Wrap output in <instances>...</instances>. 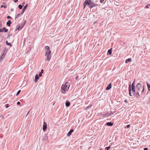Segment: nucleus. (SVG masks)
I'll list each match as a JSON object with an SVG mask.
<instances>
[{
    "label": "nucleus",
    "instance_id": "3",
    "mask_svg": "<svg viewBox=\"0 0 150 150\" xmlns=\"http://www.w3.org/2000/svg\"><path fill=\"white\" fill-rule=\"evenodd\" d=\"M98 5V4H95L92 1H90L88 3V6L90 9H91L93 7H96Z\"/></svg>",
    "mask_w": 150,
    "mask_h": 150
},
{
    "label": "nucleus",
    "instance_id": "53",
    "mask_svg": "<svg viewBox=\"0 0 150 150\" xmlns=\"http://www.w3.org/2000/svg\"><path fill=\"white\" fill-rule=\"evenodd\" d=\"M3 119L4 118V117L3 115H1L0 116Z\"/></svg>",
    "mask_w": 150,
    "mask_h": 150
},
{
    "label": "nucleus",
    "instance_id": "16",
    "mask_svg": "<svg viewBox=\"0 0 150 150\" xmlns=\"http://www.w3.org/2000/svg\"><path fill=\"white\" fill-rule=\"evenodd\" d=\"M11 24V22L10 20H8V21L6 23V25L8 27L10 26V25Z\"/></svg>",
    "mask_w": 150,
    "mask_h": 150
},
{
    "label": "nucleus",
    "instance_id": "10",
    "mask_svg": "<svg viewBox=\"0 0 150 150\" xmlns=\"http://www.w3.org/2000/svg\"><path fill=\"white\" fill-rule=\"evenodd\" d=\"M111 87L112 83H110L109 85L107 86L106 89V90H108L111 88Z\"/></svg>",
    "mask_w": 150,
    "mask_h": 150
},
{
    "label": "nucleus",
    "instance_id": "21",
    "mask_svg": "<svg viewBox=\"0 0 150 150\" xmlns=\"http://www.w3.org/2000/svg\"><path fill=\"white\" fill-rule=\"evenodd\" d=\"M132 61V59L131 58H129L128 59H127L125 62V63H127L129 62H131Z\"/></svg>",
    "mask_w": 150,
    "mask_h": 150
},
{
    "label": "nucleus",
    "instance_id": "30",
    "mask_svg": "<svg viewBox=\"0 0 150 150\" xmlns=\"http://www.w3.org/2000/svg\"><path fill=\"white\" fill-rule=\"evenodd\" d=\"M21 16V14H20V13H18V14H17L16 16L15 19H16L19 16Z\"/></svg>",
    "mask_w": 150,
    "mask_h": 150
},
{
    "label": "nucleus",
    "instance_id": "14",
    "mask_svg": "<svg viewBox=\"0 0 150 150\" xmlns=\"http://www.w3.org/2000/svg\"><path fill=\"white\" fill-rule=\"evenodd\" d=\"M112 48H111L109 50H108V53H107L108 54H109V55H110L112 54Z\"/></svg>",
    "mask_w": 150,
    "mask_h": 150
},
{
    "label": "nucleus",
    "instance_id": "55",
    "mask_svg": "<svg viewBox=\"0 0 150 150\" xmlns=\"http://www.w3.org/2000/svg\"><path fill=\"white\" fill-rule=\"evenodd\" d=\"M1 25H2V23L1 22H0V28H1Z\"/></svg>",
    "mask_w": 150,
    "mask_h": 150
},
{
    "label": "nucleus",
    "instance_id": "38",
    "mask_svg": "<svg viewBox=\"0 0 150 150\" xmlns=\"http://www.w3.org/2000/svg\"><path fill=\"white\" fill-rule=\"evenodd\" d=\"M42 73H41L40 72L39 74V76L40 77H41L42 76Z\"/></svg>",
    "mask_w": 150,
    "mask_h": 150
},
{
    "label": "nucleus",
    "instance_id": "36",
    "mask_svg": "<svg viewBox=\"0 0 150 150\" xmlns=\"http://www.w3.org/2000/svg\"><path fill=\"white\" fill-rule=\"evenodd\" d=\"M150 6V4H148L146 5V8H148L149 6Z\"/></svg>",
    "mask_w": 150,
    "mask_h": 150
},
{
    "label": "nucleus",
    "instance_id": "33",
    "mask_svg": "<svg viewBox=\"0 0 150 150\" xmlns=\"http://www.w3.org/2000/svg\"><path fill=\"white\" fill-rule=\"evenodd\" d=\"M7 7V5H2L1 6V8H2L4 7V8H6Z\"/></svg>",
    "mask_w": 150,
    "mask_h": 150
},
{
    "label": "nucleus",
    "instance_id": "58",
    "mask_svg": "<svg viewBox=\"0 0 150 150\" xmlns=\"http://www.w3.org/2000/svg\"><path fill=\"white\" fill-rule=\"evenodd\" d=\"M25 4V3L24 2V3H23V4H22V6H23L24 5V4Z\"/></svg>",
    "mask_w": 150,
    "mask_h": 150
},
{
    "label": "nucleus",
    "instance_id": "44",
    "mask_svg": "<svg viewBox=\"0 0 150 150\" xmlns=\"http://www.w3.org/2000/svg\"><path fill=\"white\" fill-rule=\"evenodd\" d=\"M79 78V76H78L76 75L75 77V79L76 80H77Z\"/></svg>",
    "mask_w": 150,
    "mask_h": 150
},
{
    "label": "nucleus",
    "instance_id": "52",
    "mask_svg": "<svg viewBox=\"0 0 150 150\" xmlns=\"http://www.w3.org/2000/svg\"><path fill=\"white\" fill-rule=\"evenodd\" d=\"M14 1L16 3L18 1V0H14Z\"/></svg>",
    "mask_w": 150,
    "mask_h": 150
},
{
    "label": "nucleus",
    "instance_id": "29",
    "mask_svg": "<svg viewBox=\"0 0 150 150\" xmlns=\"http://www.w3.org/2000/svg\"><path fill=\"white\" fill-rule=\"evenodd\" d=\"M23 6L21 5H19L18 6V7L20 9H21L23 7Z\"/></svg>",
    "mask_w": 150,
    "mask_h": 150
},
{
    "label": "nucleus",
    "instance_id": "32",
    "mask_svg": "<svg viewBox=\"0 0 150 150\" xmlns=\"http://www.w3.org/2000/svg\"><path fill=\"white\" fill-rule=\"evenodd\" d=\"M21 91V90H19L17 92V93L16 94V96H17L19 94V93H20Z\"/></svg>",
    "mask_w": 150,
    "mask_h": 150
},
{
    "label": "nucleus",
    "instance_id": "28",
    "mask_svg": "<svg viewBox=\"0 0 150 150\" xmlns=\"http://www.w3.org/2000/svg\"><path fill=\"white\" fill-rule=\"evenodd\" d=\"M144 86H143L142 90L141 91L142 94H144Z\"/></svg>",
    "mask_w": 150,
    "mask_h": 150
},
{
    "label": "nucleus",
    "instance_id": "42",
    "mask_svg": "<svg viewBox=\"0 0 150 150\" xmlns=\"http://www.w3.org/2000/svg\"><path fill=\"white\" fill-rule=\"evenodd\" d=\"M7 18L8 19H11V17L10 16H8L7 17Z\"/></svg>",
    "mask_w": 150,
    "mask_h": 150
},
{
    "label": "nucleus",
    "instance_id": "59",
    "mask_svg": "<svg viewBox=\"0 0 150 150\" xmlns=\"http://www.w3.org/2000/svg\"><path fill=\"white\" fill-rule=\"evenodd\" d=\"M3 4H5V3H3Z\"/></svg>",
    "mask_w": 150,
    "mask_h": 150
},
{
    "label": "nucleus",
    "instance_id": "4",
    "mask_svg": "<svg viewBox=\"0 0 150 150\" xmlns=\"http://www.w3.org/2000/svg\"><path fill=\"white\" fill-rule=\"evenodd\" d=\"M136 89L137 90L138 92L141 91L142 88V86L140 83H138L137 84L136 86Z\"/></svg>",
    "mask_w": 150,
    "mask_h": 150
},
{
    "label": "nucleus",
    "instance_id": "20",
    "mask_svg": "<svg viewBox=\"0 0 150 150\" xmlns=\"http://www.w3.org/2000/svg\"><path fill=\"white\" fill-rule=\"evenodd\" d=\"M135 79H134L133 82L132 83V85H131V88H135V86L134 85V83L135 82Z\"/></svg>",
    "mask_w": 150,
    "mask_h": 150
},
{
    "label": "nucleus",
    "instance_id": "24",
    "mask_svg": "<svg viewBox=\"0 0 150 150\" xmlns=\"http://www.w3.org/2000/svg\"><path fill=\"white\" fill-rule=\"evenodd\" d=\"M146 85L148 90L150 91V84L148 82H146Z\"/></svg>",
    "mask_w": 150,
    "mask_h": 150
},
{
    "label": "nucleus",
    "instance_id": "1",
    "mask_svg": "<svg viewBox=\"0 0 150 150\" xmlns=\"http://www.w3.org/2000/svg\"><path fill=\"white\" fill-rule=\"evenodd\" d=\"M70 86V83L68 82H66L64 85H62L61 87V93L63 94H65V90H67L69 89Z\"/></svg>",
    "mask_w": 150,
    "mask_h": 150
},
{
    "label": "nucleus",
    "instance_id": "5",
    "mask_svg": "<svg viewBox=\"0 0 150 150\" xmlns=\"http://www.w3.org/2000/svg\"><path fill=\"white\" fill-rule=\"evenodd\" d=\"M47 128V124L45 122H43V126L42 127L43 130L45 131Z\"/></svg>",
    "mask_w": 150,
    "mask_h": 150
},
{
    "label": "nucleus",
    "instance_id": "13",
    "mask_svg": "<svg viewBox=\"0 0 150 150\" xmlns=\"http://www.w3.org/2000/svg\"><path fill=\"white\" fill-rule=\"evenodd\" d=\"M51 53H49L47 55V61H49L50 60V59L51 58Z\"/></svg>",
    "mask_w": 150,
    "mask_h": 150
},
{
    "label": "nucleus",
    "instance_id": "46",
    "mask_svg": "<svg viewBox=\"0 0 150 150\" xmlns=\"http://www.w3.org/2000/svg\"><path fill=\"white\" fill-rule=\"evenodd\" d=\"M47 55H48V53L47 52H46L45 54V56H47Z\"/></svg>",
    "mask_w": 150,
    "mask_h": 150
},
{
    "label": "nucleus",
    "instance_id": "8",
    "mask_svg": "<svg viewBox=\"0 0 150 150\" xmlns=\"http://www.w3.org/2000/svg\"><path fill=\"white\" fill-rule=\"evenodd\" d=\"M39 78V77L38 75V74H36L35 76V78L34 79V82L35 83L37 82Z\"/></svg>",
    "mask_w": 150,
    "mask_h": 150
},
{
    "label": "nucleus",
    "instance_id": "54",
    "mask_svg": "<svg viewBox=\"0 0 150 150\" xmlns=\"http://www.w3.org/2000/svg\"><path fill=\"white\" fill-rule=\"evenodd\" d=\"M13 11V8H11V11Z\"/></svg>",
    "mask_w": 150,
    "mask_h": 150
},
{
    "label": "nucleus",
    "instance_id": "25",
    "mask_svg": "<svg viewBox=\"0 0 150 150\" xmlns=\"http://www.w3.org/2000/svg\"><path fill=\"white\" fill-rule=\"evenodd\" d=\"M5 56V55H4V54H3L2 52L1 54L0 58L3 59L4 58Z\"/></svg>",
    "mask_w": 150,
    "mask_h": 150
},
{
    "label": "nucleus",
    "instance_id": "47",
    "mask_svg": "<svg viewBox=\"0 0 150 150\" xmlns=\"http://www.w3.org/2000/svg\"><path fill=\"white\" fill-rule=\"evenodd\" d=\"M104 1V0H100V2L101 3H103V1Z\"/></svg>",
    "mask_w": 150,
    "mask_h": 150
},
{
    "label": "nucleus",
    "instance_id": "6",
    "mask_svg": "<svg viewBox=\"0 0 150 150\" xmlns=\"http://www.w3.org/2000/svg\"><path fill=\"white\" fill-rule=\"evenodd\" d=\"M45 49L46 51V52H47L48 54L49 53H51V51L50 50V47L48 46H46L45 47Z\"/></svg>",
    "mask_w": 150,
    "mask_h": 150
},
{
    "label": "nucleus",
    "instance_id": "31",
    "mask_svg": "<svg viewBox=\"0 0 150 150\" xmlns=\"http://www.w3.org/2000/svg\"><path fill=\"white\" fill-rule=\"evenodd\" d=\"M115 111L112 112L111 111L110 112L109 114V116H110L111 115L113 114L114 113H115Z\"/></svg>",
    "mask_w": 150,
    "mask_h": 150
},
{
    "label": "nucleus",
    "instance_id": "17",
    "mask_svg": "<svg viewBox=\"0 0 150 150\" xmlns=\"http://www.w3.org/2000/svg\"><path fill=\"white\" fill-rule=\"evenodd\" d=\"M26 21L25 20V21L23 20L22 21V23L21 24V26L22 27V28L24 27V25H25V24L26 23Z\"/></svg>",
    "mask_w": 150,
    "mask_h": 150
},
{
    "label": "nucleus",
    "instance_id": "50",
    "mask_svg": "<svg viewBox=\"0 0 150 150\" xmlns=\"http://www.w3.org/2000/svg\"><path fill=\"white\" fill-rule=\"evenodd\" d=\"M2 32H3V30H2L1 29H0V33Z\"/></svg>",
    "mask_w": 150,
    "mask_h": 150
},
{
    "label": "nucleus",
    "instance_id": "18",
    "mask_svg": "<svg viewBox=\"0 0 150 150\" xmlns=\"http://www.w3.org/2000/svg\"><path fill=\"white\" fill-rule=\"evenodd\" d=\"M70 105V102H69L68 101H66V103H65V105L67 107H69Z\"/></svg>",
    "mask_w": 150,
    "mask_h": 150
},
{
    "label": "nucleus",
    "instance_id": "26",
    "mask_svg": "<svg viewBox=\"0 0 150 150\" xmlns=\"http://www.w3.org/2000/svg\"><path fill=\"white\" fill-rule=\"evenodd\" d=\"M48 137L46 135H45L43 137V139L45 140H46L47 139Z\"/></svg>",
    "mask_w": 150,
    "mask_h": 150
},
{
    "label": "nucleus",
    "instance_id": "15",
    "mask_svg": "<svg viewBox=\"0 0 150 150\" xmlns=\"http://www.w3.org/2000/svg\"><path fill=\"white\" fill-rule=\"evenodd\" d=\"M113 125V123L111 122H108L106 124V125L108 126H112Z\"/></svg>",
    "mask_w": 150,
    "mask_h": 150
},
{
    "label": "nucleus",
    "instance_id": "40",
    "mask_svg": "<svg viewBox=\"0 0 150 150\" xmlns=\"http://www.w3.org/2000/svg\"><path fill=\"white\" fill-rule=\"evenodd\" d=\"M130 127V125H127L126 127H125V128H129Z\"/></svg>",
    "mask_w": 150,
    "mask_h": 150
},
{
    "label": "nucleus",
    "instance_id": "27",
    "mask_svg": "<svg viewBox=\"0 0 150 150\" xmlns=\"http://www.w3.org/2000/svg\"><path fill=\"white\" fill-rule=\"evenodd\" d=\"M6 43L7 45H9L10 46H12V45L11 44V43H8L7 41H6Z\"/></svg>",
    "mask_w": 150,
    "mask_h": 150
},
{
    "label": "nucleus",
    "instance_id": "9",
    "mask_svg": "<svg viewBox=\"0 0 150 150\" xmlns=\"http://www.w3.org/2000/svg\"><path fill=\"white\" fill-rule=\"evenodd\" d=\"M100 115L102 116L103 117H107L108 116H109L108 113L107 112L106 114H103V113H101L100 114Z\"/></svg>",
    "mask_w": 150,
    "mask_h": 150
},
{
    "label": "nucleus",
    "instance_id": "23",
    "mask_svg": "<svg viewBox=\"0 0 150 150\" xmlns=\"http://www.w3.org/2000/svg\"><path fill=\"white\" fill-rule=\"evenodd\" d=\"M2 30H3V31H4L6 33L8 31V29L6 28L5 27H4L2 29Z\"/></svg>",
    "mask_w": 150,
    "mask_h": 150
},
{
    "label": "nucleus",
    "instance_id": "43",
    "mask_svg": "<svg viewBox=\"0 0 150 150\" xmlns=\"http://www.w3.org/2000/svg\"><path fill=\"white\" fill-rule=\"evenodd\" d=\"M3 53V54H4V55H5L6 54V51L5 50H4L3 51V52H2Z\"/></svg>",
    "mask_w": 150,
    "mask_h": 150
},
{
    "label": "nucleus",
    "instance_id": "19",
    "mask_svg": "<svg viewBox=\"0 0 150 150\" xmlns=\"http://www.w3.org/2000/svg\"><path fill=\"white\" fill-rule=\"evenodd\" d=\"M83 9H84L86 5L88 6V3L84 1L83 3Z\"/></svg>",
    "mask_w": 150,
    "mask_h": 150
},
{
    "label": "nucleus",
    "instance_id": "37",
    "mask_svg": "<svg viewBox=\"0 0 150 150\" xmlns=\"http://www.w3.org/2000/svg\"><path fill=\"white\" fill-rule=\"evenodd\" d=\"M21 104V103L19 101H18L17 102V104L18 105H20V106H21V105H20Z\"/></svg>",
    "mask_w": 150,
    "mask_h": 150
},
{
    "label": "nucleus",
    "instance_id": "51",
    "mask_svg": "<svg viewBox=\"0 0 150 150\" xmlns=\"http://www.w3.org/2000/svg\"><path fill=\"white\" fill-rule=\"evenodd\" d=\"M144 150H148V149L147 148H144Z\"/></svg>",
    "mask_w": 150,
    "mask_h": 150
},
{
    "label": "nucleus",
    "instance_id": "39",
    "mask_svg": "<svg viewBox=\"0 0 150 150\" xmlns=\"http://www.w3.org/2000/svg\"><path fill=\"white\" fill-rule=\"evenodd\" d=\"M85 1L88 3L89 2H90V1H92L91 0H86Z\"/></svg>",
    "mask_w": 150,
    "mask_h": 150
},
{
    "label": "nucleus",
    "instance_id": "57",
    "mask_svg": "<svg viewBox=\"0 0 150 150\" xmlns=\"http://www.w3.org/2000/svg\"><path fill=\"white\" fill-rule=\"evenodd\" d=\"M2 35V33H0V36H1Z\"/></svg>",
    "mask_w": 150,
    "mask_h": 150
},
{
    "label": "nucleus",
    "instance_id": "34",
    "mask_svg": "<svg viewBox=\"0 0 150 150\" xmlns=\"http://www.w3.org/2000/svg\"><path fill=\"white\" fill-rule=\"evenodd\" d=\"M91 107H92V105H90L87 106L86 108V109L90 108H91Z\"/></svg>",
    "mask_w": 150,
    "mask_h": 150
},
{
    "label": "nucleus",
    "instance_id": "48",
    "mask_svg": "<svg viewBox=\"0 0 150 150\" xmlns=\"http://www.w3.org/2000/svg\"><path fill=\"white\" fill-rule=\"evenodd\" d=\"M3 60V59L1 58H0V62H2V61Z\"/></svg>",
    "mask_w": 150,
    "mask_h": 150
},
{
    "label": "nucleus",
    "instance_id": "45",
    "mask_svg": "<svg viewBox=\"0 0 150 150\" xmlns=\"http://www.w3.org/2000/svg\"><path fill=\"white\" fill-rule=\"evenodd\" d=\"M40 72L41 73L43 74V72H44V70L43 69H42L41 71Z\"/></svg>",
    "mask_w": 150,
    "mask_h": 150
},
{
    "label": "nucleus",
    "instance_id": "2",
    "mask_svg": "<svg viewBox=\"0 0 150 150\" xmlns=\"http://www.w3.org/2000/svg\"><path fill=\"white\" fill-rule=\"evenodd\" d=\"M131 82L129 86V94L131 96H135V88H132L131 87Z\"/></svg>",
    "mask_w": 150,
    "mask_h": 150
},
{
    "label": "nucleus",
    "instance_id": "12",
    "mask_svg": "<svg viewBox=\"0 0 150 150\" xmlns=\"http://www.w3.org/2000/svg\"><path fill=\"white\" fill-rule=\"evenodd\" d=\"M73 131L74 130L73 129H71L67 134V136L68 137L70 136Z\"/></svg>",
    "mask_w": 150,
    "mask_h": 150
},
{
    "label": "nucleus",
    "instance_id": "11",
    "mask_svg": "<svg viewBox=\"0 0 150 150\" xmlns=\"http://www.w3.org/2000/svg\"><path fill=\"white\" fill-rule=\"evenodd\" d=\"M22 28L21 25H18L16 28V29H15V31H16L17 30L20 31Z\"/></svg>",
    "mask_w": 150,
    "mask_h": 150
},
{
    "label": "nucleus",
    "instance_id": "41",
    "mask_svg": "<svg viewBox=\"0 0 150 150\" xmlns=\"http://www.w3.org/2000/svg\"><path fill=\"white\" fill-rule=\"evenodd\" d=\"M8 107H9V105H8V104H6V108H8Z\"/></svg>",
    "mask_w": 150,
    "mask_h": 150
},
{
    "label": "nucleus",
    "instance_id": "7",
    "mask_svg": "<svg viewBox=\"0 0 150 150\" xmlns=\"http://www.w3.org/2000/svg\"><path fill=\"white\" fill-rule=\"evenodd\" d=\"M28 6L27 4H26L25 6H24L23 8V9L21 13V15H22L24 13L25 11L26 10V9L27 8V7Z\"/></svg>",
    "mask_w": 150,
    "mask_h": 150
},
{
    "label": "nucleus",
    "instance_id": "22",
    "mask_svg": "<svg viewBox=\"0 0 150 150\" xmlns=\"http://www.w3.org/2000/svg\"><path fill=\"white\" fill-rule=\"evenodd\" d=\"M139 92H138V91H137L136 93H135V95L136 96V97L137 98H138L139 97H140V95H139Z\"/></svg>",
    "mask_w": 150,
    "mask_h": 150
},
{
    "label": "nucleus",
    "instance_id": "49",
    "mask_svg": "<svg viewBox=\"0 0 150 150\" xmlns=\"http://www.w3.org/2000/svg\"><path fill=\"white\" fill-rule=\"evenodd\" d=\"M124 102L126 103H127V102H128V101H127V100H125L124 101Z\"/></svg>",
    "mask_w": 150,
    "mask_h": 150
},
{
    "label": "nucleus",
    "instance_id": "35",
    "mask_svg": "<svg viewBox=\"0 0 150 150\" xmlns=\"http://www.w3.org/2000/svg\"><path fill=\"white\" fill-rule=\"evenodd\" d=\"M110 146L107 147L105 148V149H106V150H108L110 149Z\"/></svg>",
    "mask_w": 150,
    "mask_h": 150
},
{
    "label": "nucleus",
    "instance_id": "56",
    "mask_svg": "<svg viewBox=\"0 0 150 150\" xmlns=\"http://www.w3.org/2000/svg\"><path fill=\"white\" fill-rule=\"evenodd\" d=\"M29 112H30V111H29L28 112V113H27V115H26V116H27L29 114Z\"/></svg>",
    "mask_w": 150,
    "mask_h": 150
}]
</instances>
